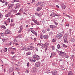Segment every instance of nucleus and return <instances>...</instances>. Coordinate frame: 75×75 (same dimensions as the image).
I'll use <instances>...</instances> for the list:
<instances>
[{"label":"nucleus","instance_id":"nucleus-1","mask_svg":"<svg viewBox=\"0 0 75 75\" xmlns=\"http://www.w3.org/2000/svg\"><path fill=\"white\" fill-rule=\"evenodd\" d=\"M64 34V32L62 31L61 33H59L57 34V38H59V39H60L61 37H62V35H63V34Z\"/></svg>","mask_w":75,"mask_h":75},{"label":"nucleus","instance_id":"nucleus-2","mask_svg":"<svg viewBox=\"0 0 75 75\" xmlns=\"http://www.w3.org/2000/svg\"><path fill=\"white\" fill-rule=\"evenodd\" d=\"M33 58H35V59L36 61V60H38L40 59V57L36 54L33 55Z\"/></svg>","mask_w":75,"mask_h":75},{"label":"nucleus","instance_id":"nucleus-3","mask_svg":"<svg viewBox=\"0 0 75 75\" xmlns=\"http://www.w3.org/2000/svg\"><path fill=\"white\" fill-rule=\"evenodd\" d=\"M60 53H59L60 55L61 56H63V57H65L66 56V54L64 52H62V51L59 52Z\"/></svg>","mask_w":75,"mask_h":75},{"label":"nucleus","instance_id":"nucleus-4","mask_svg":"<svg viewBox=\"0 0 75 75\" xmlns=\"http://www.w3.org/2000/svg\"><path fill=\"white\" fill-rule=\"evenodd\" d=\"M14 5V4H10L8 5V9L10 10V8H11L12 7H13V6Z\"/></svg>","mask_w":75,"mask_h":75},{"label":"nucleus","instance_id":"nucleus-5","mask_svg":"<svg viewBox=\"0 0 75 75\" xmlns=\"http://www.w3.org/2000/svg\"><path fill=\"white\" fill-rule=\"evenodd\" d=\"M40 64L39 62H37L35 64V66L37 68H38L40 67Z\"/></svg>","mask_w":75,"mask_h":75},{"label":"nucleus","instance_id":"nucleus-6","mask_svg":"<svg viewBox=\"0 0 75 75\" xmlns=\"http://www.w3.org/2000/svg\"><path fill=\"white\" fill-rule=\"evenodd\" d=\"M61 7L63 9H65L66 8V6L64 5V3L62 4Z\"/></svg>","mask_w":75,"mask_h":75},{"label":"nucleus","instance_id":"nucleus-7","mask_svg":"<svg viewBox=\"0 0 75 75\" xmlns=\"http://www.w3.org/2000/svg\"><path fill=\"white\" fill-rule=\"evenodd\" d=\"M31 33H33V34H35V35H36V36H37L38 35L37 33H36V32L35 31L33 30H32L31 31Z\"/></svg>","mask_w":75,"mask_h":75},{"label":"nucleus","instance_id":"nucleus-8","mask_svg":"<svg viewBox=\"0 0 75 75\" xmlns=\"http://www.w3.org/2000/svg\"><path fill=\"white\" fill-rule=\"evenodd\" d=\"M10 16H11V12H9L8 13L5 15L6 17H9Z\"/></svg>","mask_w":75,"mask_h":75},{"label":"nucleus","instance_id":"nucleus-9","mask_svg":"<svg viewBox=\"0 0 75 75\" xmlns=\"http://www.w3.org/2000/svg\"><path fill=\"white\" fill-rule=\"evenodd\" d=\"M43 38L44 39H48V35H44L43 36Z\"/></svg>","mask_w":75,"mask_h":75},{"label":"nucleus","instance_id":"nucleus-10","mask_svg":"<svg viewBox=\"0 0 75 75\" xmlns=\"http://www.w3.org/2000/svg\"><path fill=\"white\" fill-rule=\"evenodd\" d=\"M19 7H20V4L18 3H17L16 4V6L15 8V9H16V8H18Z\"/></svg>","mask_w":75,"mask_h":75},{"label":"nucleus","instance_id":"nucleus-11","mask_svg":"<svg viewBox=\"0 0 75 75\" xmlns=\"http://www.w3.org/2000/svg\"><path fill=\"white\" fill-rule=\"evenodd\" d=\"M5 32L6 34H10V30H9L8 29L6 30L5 31Z\"/></svg>","mask_w":75,"mask_h":75},{"label":"nucleus","instance_id":"nucleus-12","mask_svg":"<svg viewBox=\"0 0 75 75\" xmlns=\"http://www.w3.org/2000/svg\"><path fill=\"white\" fill-rule=\"evenodd\" d=\"M68 75H74L73 73H72V72L71 71H69L68 73Z\"/></svg>","mask_w":75,"mask_h":75},{"label":"nucleus","instance_id":"nucleus-13","mask_svg":"<svg viewBox=\"0 0 75 75\" xmlns=\"http://www.w3.org/2000/svg\"><path fill=\"white\" fill-rule=\"evenodd\" d=\"M36 69L35 67H33L32 70V71L33 72H35Z\"/></svg>","mask_w":75,"mask_h":75},{"label":"nucleus","instance_id":"nucleus-14","mask_svg":"<svg viewBox=\"0 0 75 75\" xmlns=\"http://www.w3.org/2000/svg\"><path fill=\"white\" fill-rule=\"evenodd\" d=\"M52 73L53 75H57V71H54L52 72Z\"/></svg>","mask_w":75,"mask_h":75},{"label":"nucleus","instance_id":"nucleus-15","mask_svg":"<svg viewBox=\"0 0 75 75\" xmlns=\"http://www.w3.org/2000/svg\"><path fill=\"white\" fill-rule=\"evenodd\" d=\"M14 69L13 67H11L10 68L9 71H10V72H12V71H13Z\"/></svg>","mask_w":75,"mask_h":75},{"label":"nucleus","instance_id":"nucleus-16","mask_svg":"<svg viewBox=\"0 0 75 75\" xmlns=\"http://www.w3.org/2000/svg\"><path fill=\"white\" fill-rule=\"evenodd\" d=\"M41 9H42V7H39L37 8V11H40V10H41Z\"/></svg>","mask_w":75,"mask_h":75},{"label":"nucleus","instance_id":"nucleus-17","mask_svg":"<svg viewBox=\"0 0 75 75\" xmlns=\"http://www.w3.org/2000/svg\"><path fill=\"white\" fill-rule=\"evenodd\" d=\"M22 37H23V35H20L16 37V38H22Z\"/></svg>","mask_w":75,"mask_h":75},{"label":"nucleus","instance_id":"nucleus-18","mask_svg":"<svg viewBox=\"0 0 75 75\" xmlns=\"http://www.w3.org/2000/svg\"><path fill=\"white\" fill-rule=\"evenodd\" d=\"M0 34L1 35V36L2 37H4V35H5V33L4 32H3V33H1Z\"/></svg>","mask_w":75,"mask_h":75},{"label":"nucleus","instance_id":"nucleus-19","mask_svg":"<svg viewBox=\"0 0 75 75\" xmlns=\"http://www.w3.org/2000/svg\"><path fill=\"white\" fill-rule=\"evenodd\" d=\"M40 4H41V6H45V3L44 2H43L42 3H40Z\"/></svg>","mask_w":75,"mask_h":75},{"label":"nucleus","instance_id":"nucleus-20","mask_svg":"<svg viewBox=\"0 0 75 75\" xmlns=\"http://www.w3.org/2000/svg\"><path fill=\"white\" fill-rule=\"evenodd\" d=\"M20 30H22V29L24 28V26H23L22 25H21L20 26Z\"/></svg>","mask_w":75,"mask_h":75},{"label":"nucleus","instance_id":"nucleus-21","mask_svg":"<svg viewBox=\"0 0 75 75\" xmlns=\"http://www.w3.org/2000/svg\"><path fill=\"white\" fill-rule=\"evenodd\" d=\"M29 47H30V50H33V49L34 48V47L31 46H29Z\"/></svg>","mask_w":75,"mask_h":75},{"label":"nucleus","instance_id":"nucleus-22","mask_svg":"<svg viewBox=\"0 0 75 75\" xmlns=\"http://www.w3.org/2000/svg\"><path fill=\"white\" fill-rule=\"evenodd\" d=\"M57 48L58 50L61 49V47H60V45H59V44H58L57 45Z\"/></svg>","mask_w":75,"mask_h":75},{"label":"nucleus","instance_id":"nucleus-23","mask_svg":"<svg viewBox=\"0 0 75 75\" xmlns=\"http://www.w3.org/2000/svg\"><path fill=\"white\" fill-rule=\"evenodd\" d=\"M1 28H4V29H6V27L4 25H2L1 26Z\"/></svg>","mask_w":75,"mask_h":75},{"label":"nucleus","instance_id":"nucleus-24","mask_svg":"<svg viewBox=\"0 0 75 75\" xmlns=\"http://www.w3.org/2000/svg\"><path fill=\"white\" fill-rule=\"evenodd\" d=\"M45 47H48V43H45L44 45Z\"/></svg>","mask_w":75,"mask_h":75},{"label":"nucleus","instance_id":"nucleus-25","mask_svg":"<svg viewBox=\"0 0 75 75\" xmlns=\"http://www.w3.org/2000/svg\"><path fill=\"white\" fill-rule=\"evenodd\" d=\"M62 46H63V47H64L65 48L68 47V46L66 45L65 44H63Z\"/></svg>","mask_w":75,"mask_h":75},{"label":"nucleus","instance_id":"nucleus-26","mask_svg":"<svg viewBox=\"0 0 75 75\" xmlns=\"http://www.w3.org/2000/svg\"><path fill=\"white\" fill-rule=\"evenodd\" d=\"M30 60L31 62H35L36 61V60H35H35H34L33 59H30Z\"/></svg>","mask_w":75,"mask_h":75},{"label":"nucleus","instance_id":"nucleus-27","mask_svg":"<svg viewBox=\"0 0 75 75\" xmlns=\"http://www.w3.org/2000/svg\"><path fill=\"white\" fill-rule=\"evenodd\" d=\"M55 13H53L52 14H51L50 15V16H52L53 17H55V16H54V14Z\"/></svg>","mask_w":75,"mask_h":75},{"label":"nucleus","instance_id":"nucleus-28","mask_svg":"<svg viewBox=\"0 0 75 75\" xmlns=\"http://www.w3.org/2000/svg\"><path fill=\"white\" fill-rule=\"evenodd\" d=\"M51 48H52V50H55V47L54 46H52L51 47Z\"/></svg>","mask_w":75,"mask_h":75},{"label":"nucleus","instance_id":"nucleus-29","mask_svg":"<svg viewBox=\"0 0 75 75\" xmlns=\"http://www.w3.org/2000/svg\"><path fill=\"white\" fill-rule=\"evenodd\" d=\"M3 18V15L0 14V19H2Z\"/></svg>","mask_w":75,"mask_h":75},{"label":"nucleus","instance_id":"nucleus-30","mask_svg":"<svg viewBox=\"0 0 75 75\" xmlns=\"http://www.w3.org/2000/svg\"><path fill=\"white\" fill-rule=\"evenodd\" d=\"M2 40L3 42H6V39L4 38H3L2 39Z\"/></svg>","mask_w":75,"mask_h":75},{"label":"nucleus","instance_id":"nucleus-31","mask_svg":"<svg viewBox=\"0 0 75 75\" xmlns=\"http://www.w3.org/2000/svg\"><path fill=\"white\" fill-rule=\"evenodd\" d=\"M56 41H57V40H56L55 39H54L52 40V42H56Z\"/></svg>","mask_w":75,"mask_h":75},{"label":"nucleus","instance_id":"nucleus-32","mask_svg":"<svg viewBox=\"0 0 75 75\" xmlns=\"http://www.w3.org/2000/svg\"><path fill=\"white\" fill-rule=\"evenodd\" d=\"M52 34H53V33L52 32H50L49 33V35H52Z\"/></svg>","mask_w":75,"mask_h":75},{"label":"nucleus","instance_id":"nucleus-33","mask_svg":"<svg viewBox=\"0 0 75 75\" xmlns=\"http://www.w3.org/2000/svg\"><path fill=\"white\" fill-rule=\"evenodd\" d=\"M26 51H29L30 50V48L29 47H27L25 49Z\"/></svg>","mask_w":75,"mask_h":75},{"label":"nucleus","instance_id":"nucleus-34","mask_svg":"<svg viewBox=\"0 0 75 75\" xmlns=\"http://www.w3.org/2000/svg\"><path fill=\"white\" fill-rule=\"evenodd\" d=\"M15 15H16V16H18V15L19 16H21V13H18L16 14Z\"/></svg>","mask_w":75,"mask_h":75},{"label":"nucleus","instance_id":"nucleus-35","mask_svg":"<svg viewBox=\"0 0 75 75\" xmlns=\"http://www.w3.org/2000/svg\"><path fill=\"white\" fill-rule=\"evenodd\" d=\"M17 2L18 3L19 2V0H14L13 3H14L15 2Z\"/></svg>","mask_w":75,"mask_h":75},{"label":"nucleus","instance_id":"nucleus-36","mask_svg":"<svg viewBox=\"0 0 75 75\" xmlns=\"http://www.w3.org/2000/svg\"><path fill=\"white\" fill-rule=\"evenodd\" d=\"M12 44V42H9L8 43V45H11Z\"/></svg>","mask_w":75,"mask_h":75},{"label":"nucleus","instance_id":"nucleus-37","mask_svg":"<svg viewBox=\"0 0 75 75\" xmlns=\"http://www.w3.org/2000/svg\"><path fill=\"white\" fill-rule=\"evenodd\" d=\"M7 51V48H5L4 49V52H6Z\"/></svg>","mask_w":75,"mask_h":75},{"label":"nucleus","instance_id":"nucleus-38","mask_svg":"<svg viewBox=\"0 0 75 75\" xmlns=\"http://www.w3.org/2000/svg\"><path fill=\"white\" fill-rule=\"evenodd\" d=\"M40 3H41L38 2V4H36V6H39V5H40Z\"/></svg>","mask_w":75,"mask_h":75},{"label":"nucleus","instance_id":"nucleus-39","mask_svg":"<svg viewBox=\"0 0 75 75\" xmlns=\"http://www.w3.org/2000/svg\"><path fill=\"white\" fill-rule=\"evenodd\" d=\"M35 14L36 16H39V15H40V14H39L38 13L36 12L35 13Z\"/></svg>","mask_w":75,"mask_h":75},{"label":"nucleus","instance_id":"nucleus-40","mask_svg":"<svg viewBox=\"0 0 75 75\" xmlns=\"http://www.w3.org/2000/svg\"><path fill=\"white\" fill-rule=\"evenodd\" d=\"M43 38V35H41L40 36V38H41V39H42V38Z\"/></svg>","mask_w":75,"mask_h":75},{"label":"nucleus","instance_id":"nucleus-41","mask_svg":"<svg viewBox=\"0 0 75 75\" xmlns=\"http://www.w3.org/2000/svg\"><path fill=\"white\" fill-rule=\"evenodd\" d=\"M33 21L35 23L37 22V20H33Z\"/></svg>","mask_w":75,"mask_h":75},{"label":"nucleus","instance_id":"nucleus-42","mask_svg":"<svg viewBox=\"0 0 75 75\" xmlns=\"http://www.w3.org/2000/svg\"><path fill=\"white\" fill-rule=\"evenodd\" d=\"M54 23L57 26V25L58 24V23L56 22L55 21L54 22Z\"/></svg>","mask_w":75,"mask_h":75},{"label":"nucleus","instance_id":"nucleus-43","mask_svg":"<svg viewBox=\"0 0 75 75\" xmlns=\"http://www.w3.org/2000/svg\"><path fill=\"white\" fill-rule=\"evenodd\" d=\"M27 67H30V63H29V62H28L27 64Z\"/></svg>","mask_w":75,"mask_h":75},{"label":"nucleus","instance_id":"nucleus-44","mask_svg":"<svg viewBox=\"0 0 75 75\" xmlns=\"http://www.w3.org/2000/svg\"><path fill=\"white\" fill-rule=\"evenodd\" d=\"M64 41L65 42H67V39L66 38L64 39Z\"/></svg>","mask_w":75,"mask_h":75},{"label":"nucleus","instance_id":"nucleus-45","mask_svg":"<svg viewBox=\"0 0 75 75\" xmlns=\"http://www.w3.org/2000/svg\"><path fill=\"white\" fill-rule=\"evenodd\" d=\"M50 28H53V25H50Z\"/></svg>","mask_w":75,"mask_h":75},{"label":"nucleus","instance_id":"nucleus-46","mask_svg":"<svg viewBox=\"0 0 75 75\" xmlns=\"http://www.w3.org/2000/svg\"><path fill=\"white\" fill-rule=\"evenodd\" d=\"M32 3H35V0H32Z\"/></svg>","mask_w":75,"mask_h":75},{"label":"nucleus","instance_id":"nucleus-47","mask_svg":"<svg viewBox=\"0 0 75 75\" xmlns=\"http://www.w3.org/2000/svg\"><path fill=\"white\" fill-rule=\"evenodd\" d=\"M17 10H14V12L15 13H17Z\"/></svg>","mask_w":75,"mask_h":75},{"label":"nucleus","instance_id":"nucleus-48","mask_svg":"<svg viewBox=\"0 0 75 75\" xmlns=\"http://www.w3.org/2000/svg\"><path fill=\"white\" fill-rule=\"evenodd\" d=\"M27 54L28 55H31V52H28L27 53Z\"/></svg>","mask_w":75,"mask_h":75},{"label":"nucleus","instance_id":"nucleus-49","mask_svg":"<svg viewBox=\"0 0 75 75\" xmlns=\"http://www.w3.org/2000/svg\"><path fill=\"white\" fill-rule=\"evenodd\" d=\"M54 16H57V17H59V16L58 15L56 14H55V13H54Z\"/></svg>","mask_w":75,"mask_h":75},{"label":"nucleus","instance_id":"nucleus-50","mask_svg":"<svg viewBox=\"0 0 75 75\" xmlns=\"http://www.w3.org/2000/svg\"><path fill=\"white\" fill-rule=\"evenodd\" d=\"M57 27L56 25H53V28H55Z\"/></svg>","mask_w":75,"mask_h":75},{"label":"nucleus","instance_id":"nucleus-51","mask_svg":"<svg viewBox=\"0 0 75 75\" xmlns=\"http://www.w3.org/2000/svg\"><path fill=\"white\" fill-rule=\"evenodd\" d=\"M13 41H14L15 42H17V40L16 39L14 40Z\"/></svg>","mask_w":75,"mask_h":75},{"label":"nucleus","instance_id":"nucleus-52","mask_svg":"<svg viewBox=\"0 0 75 75\" xmlns=\"http://www.w3.org/2000/svg\"><path fill=\"white\" fill-rule=\"evenodd\" d=\"M65 58H67V59H68V58H69V56H68V55H67L66 57Z\"/></svg>","mask_w":75,"mask_h":75},{"label":"nucleus","instance_id":"nucleus-53","mask_svg":"<svg viewBox=\"0 0 75 75\" xmlns=\"http://www.w3.org/2000/svg\"><path fill=\"white\" fill-rule=\"evenodd\" d=\"M22 31V30H21L20 29V30H19L18 31V33H21V31Z\"/></svg>","mask_w":75,"mask_h":75},{"label":"nucleus","instance_id":"nucleus-54","mask_svg":"<svg viewBox=\"0 0 75 75\" xmlns=\"http://www.w3.org/2000/svg\"><path fill=\"white\" fill-rule=\"evenodd\" d=\"M14 44H15V45H19V44H18L17 43H14Z\"/></svg>","mask_w":75,"mask_h":75},{"label":"nucleus","instance_id":"nucleus-55","mask_svg":"<svg viewBox=\"0 0 75 75\" xmlns=\"http://www.w3.org/2000/svg\"><path fill=\"white\" fill-rule=\"evenodd\" d=\"M25 72H26V73H28V70L27 69L26 70Z\"/></svg>","mask_w":75,"mask_h":75},{"label":"nucleus","instance_id":"nucleus-56","mask_svg":"<svg viewBox=\"0 0 75 75\" xmlns=\"http://www.w3.org/2000/svg\"><path fill=\"white\" fill-rule=\"evenodd\" d=\"M66 26H67V27H69V24H67L66 25Z\"/></svg>","mask_w":75,"mask_h":75},{"label":"nucleus","instance_id":"nucleus-57","mask_svg":"<svg viewBox=\"0 0 75 75\" xmlns=\"http://www.w3.org/2000/svg\"><path fill=\"white\" fill-rule=\"evenodd\" d=\"M30 45L33 46V45H34V43H30Z\"/></svg>","mask_w":75,"mask_h":75},{"label":"nucleus","instance_id":"nucleus-58","mask_svg":"<svg viewBox=\"0 0 75 75\" xmlns=\"http://www.w3.org/2000/svg\"><path fill=\"white\" fill-rule=\"evenodd\" d=\"M8 21H9V22H10V18H8Z\"/></svg>","mask_w":75,"mask_h":75},{"label":"nucleus","instance_id":"nucleus-59","mask_svg":"<svg viewBox=\"0 0 75 75\" xmlns=\"http://www.w3.org/2000/svg\"><path fill=\"white\" fill-rule=\"evenodd\" d=\"M35 23L37 24V25H38L39 24V23L37 22Z\"/></svg>","mask_w":75,"mask_h":75},{"label":"nucleus","instance_id":"nucleus-60","mask_svg":"<svg viewBox=\"0 0 75 75\" xmlns=\"http://www.w3.org/2000/svg\"><path fill=\"white\" fill-rule=\"evenodd\" d=\"M16 71H19V69H18V68H17L16 69Z\"/></svg>","mask_w":75,"mask_h":75},{"label":"nucleus","instance_id":"nucleus-61","mask_svg":"<svg viewBox=\"0 0 75 75\" xmlns=\"http://www.w3.org/2000/svg\"><path fill=\"white\" fill-rule=\"evenodd\" d=\"M47 31H50V29L48 28L47 29Z\"/></svg>","mask_w":75,"mask_h":75},{"label":"nucleus","instance_id":"nucleus-62","mask_svg":"<svg viewBox=\"0 0 75 75\" xmlns=\"http://www.w3.org/2000/svg\"><path fill=\"white\" fill-rule=\"evenodd\" d=\"M11 53H12V54H14V52H11Z\"/></svg>","mask_w":75,"mask_h":75},{"label":"nucleus","instance_id":"nucleus-63","mask_svg":"<svg viewBox=\"0 0 75 75\" xmlns=\"http://www.w3.org/2000/svg\"><path fill=\"white\" fill-rule=\"evenodd\" d=\"M13 21H14V19H12L11 20V22H13Z\"/></svg>","mask_w":75,"mask_h":75},{"label":"nucleus","instance_id":"nucleus-64","mask_svg":"<svg viewBox=\"0 0 75 75\" xmlns=\"http://www.w3.org/2000/svg\"><path fill=\"white\" fill-rule=\"evenodd\" d=\"M42 32L43 33H46L45 31H44V30H42Z\"/></svg>","mask_w":75,"mask_h":75}]
</instances>
